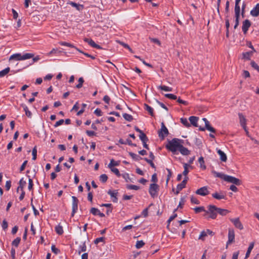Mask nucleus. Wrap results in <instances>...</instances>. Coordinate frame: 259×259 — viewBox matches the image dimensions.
<instances>
[{
  "mask_svg": "<svg viewBox=\"0 0 259 259\" xmlns=\"http://www.w3.org/2000/svg\"><path fill=\"white\" fill-rule=\"evenodd\" d=\"M179 151L183 155H188L190 154V151L187 148L184 147L182 144Z\"/></svg>",
  "mask_w": 259,
  "mask_h": 259,
  "instance_id": "obj_19",
  "label": "nucleus"
},
{
  "mask_svg": "<svg viewBox=\"0 0 259 259\" xmlns=\"http://www.w3.org/2000/svg\"><path fill=\"white\" fill-rule=\"evenodd\" d=\"M119 164L118 162L115 161L114 159H111L110 160V162L108 165L109 167H113L114 166H117Z\"/></svg>",
  "mask_w": 259,
  "mask_h": 259,
  "instance_id": "obj_57",
  "label": "nucleus"
},
{
  "mask_svg": "<svg viewBox=\"0 0 259 259\" xmlns=\"http://www.w3.org/2000/svg\"><path fill=\"white\" fill-rule=\"evenodd\" d=\"M250 14L253 17L259 15V4H257L255 7L250 11Z\"/></svg>",
  "mask_w": 259,
  "mask_h": 259,
  "instance_id": "obj_16",
  "label": "nucleus"
},
{
  "mask_svg": "<svg viewBox=\"0 0 259 259\" xmlns=\"http://www.w3.org/2000/svg\"><path fill=\"white\" fill-rule=\"evenodd\" d=\"M183 143V140L174 138L171 140L168 141L165 145L166 148L174 154H176L177 151H179L182 144Z\"/></svg>",
  "mask_w": 259,
  "mask_h": 259,
  "instance_id": "obj_1",
  "label": "nucleus"
},
{
  "mask_svg": "<svg viewBox=\"0 0 259 259\" xmlns=\"http://www.w3.org/2000/svg\"><path fill=\"white\" fill-rule=\"evenodd\" d=\"M129 155L132 157V158L134 159L135 160H136V161H139L140 160V159H142L143 158L139 156V155L133 153V152H129L128 153Z\"/></svg>",
  "mask_w": 259,
  "mask_h": 259,
  "instance_id": "obj_30",
  "label": "nucleus"
},
{
  "mask_svg": "<svg viewBox=\"0 0 259 259\" xmlns=\"http://www.w3.org/2000/svg\"><path fill=\"white\" fill-rule=\"evenodd\" d=\"M238 115L241 125L243 127L244 130H246V119L245 117L241 113H239Z\"/></svg>",
  "mask_w": 259,
  "mask_h": 259,
  "instance_id": "obj_15",
  "label": "nucleus"
},
{
  "mask_svg": "<svg viewBox=\"0 0 259 259\" xmlns=\"http://www.w3.org/2000/svg\"><path fill=\"white\" fill-rule=\"evenodd\" d=\"M21 106L23 107L25 112V114L26 115L29 117V118H31V116H32V113L31 112L28 110V108L27 107V106L24 104H21Z\"/></svg>",
  "mask_w": 259,
  "mask_h": 259,
  "instance_id": "obj_22",
  "label": "nucleus"
},
{
  "mask_svg": "<svg viewBox=\"0 0 259 259\" xmlns=\"http://www.w3.org/2000/svg\"><path fill=\"white\" fill-rule=\"evenodd\" d=\"M68 4L71 5L72 7H75L78 11L82 10L83 8V5L77 4L73 2H70Z\"/></svg>",
  "mask_w": 259,
  "mask_h": 259,
  "instance_id": "obj_24",
  "label": "nucleus"
},
{
  "mask_svg": "<svg viewBox=\"0 0 259 259\" xmlns=\"http://www.w3.org/2000/svg\"><path fill=\"white\" fill-rule=\"evenodd\" d=\"M218 207L213 205L208 206V210H206L205 214H209V218L212 219H215L217 217Z\"/></svg>",
  "mask_w": 259,
  "mask_h": 259,
  "instance_id": "obj_3",
  "label": "nucleus"
},
{
  "mask_svg": "<svg viewBox=\"0 0 259 259\" xmlns=\"http://www.w3.org/2000/svg\"><path fill=\"white\" fill-rule=\"evenodd\" d=\"M194 210L195 213H199L201 211H204L205 212L206 211V210L205 209L204 207H203V206L195 207V208H194Z\"/></svg>",
  "mask_w": 259,
  "mask_h": 259,
  "instance_id": "obj_41",
  "label": "nucleus"
},
{
  "mask_svg": "<svg viewBox=\"0 0 259 259\" xmlns=\"http://www.w3.org/2000/svg\"><path fill=\"white\" fill-rule=\"evenodd\" d=\"M108 194L109 195H110L111 197H113L114 198L113 199V201L114 202H117L118 199H117L116 196H117V195L118 194V192H117V190L112 191L111 190H109L108 191Z\"/></svg>",
  "mask_w": 259,
  "mask_h": 259,
  "instance_id": "obj_18",
  "label": "nucleus"
},
{
  "mask_svg": "<svg viewBox=\"0 0 259 259\" xmlns=\"http://www.w3.org/2000/svg\"><path fill=\"white\" fill-rule=\"evenodd\" d=\"M55 231L59 235H61L63 233V228L60 225H58L55 227Z\"/></svg>",
  "mask_w": 259,
  "mask_h": 259,
  "instance_id": "obj_39",
  "label": "nucleus"
},
{
  "mask_svg": "<svg viewBox=\"0 0 259 259\" xmlns=\"http://www.w3.org/2000/svg\"><path fill=\"white\" fill-rule=\"evenodd\" d=\"M122 177L126 182H128V181L130 180V176L128 174L124 173L122 175Z\"/></svg>",
  "mask_w": 259,
  "mask_h": 259,
  "instance_id": "obj_63",
  "label": "nucleus"
},
{
  "mask_svg": "<svg viewBox=\"0 0 259 259\" xmlns=\"http://www.w3.org/2000/svg\"><path fill=\"white\" fill-rule=\"evenodd\" d=\"M126 188L130 190H138L140 189V187L137 185H127Z\"/></svg>",
  "mask_w": 259,
  "mask_h": 259,
  "instance_id": "obj_43",
  "label": "nucleus"
},
{
  "mask_svg": "<svg viewBox=\"0 0 259 259\" xmlns=\"http://www.w3.org/2000/svg\"><path fill=\"white\" fill-rule=\"evenodd\" d=\"M72 213H71V217H73L74 214L76 212V211L78 209V200L75 196H72Z\"/></svg>",
  "mask_w": 259,
  "mask_h": 259,
  "instance_id": "obj_7",
  "label": "nucleus"
},
{
  "mask_svg": "<svg viewBox=\"0 0 259 259\" xmlns=\"http://www.w3.org/2000/svg\"><path fill=\"white\" fill-rule=\"evenodd\" d=\"M250 26H251V22L249 20L246 19L243 21L242 30L244 33V34H246V33L248 30V28L250 27Z\"/></svg>",
  "mask_w": 259,
  "mask_h": 259,
  "instance_id": "obj_11",
  "label": "nucleus"
},
{
  "mask_svg": "<svg viewBox=\"0 0 259 259\" xmlns=\"http://www.w3.org/2000/svg\"><path fill=\"white\" fill-rule=\"evenodd\" d=\"M144 244H145V243L143 242V241H142V240L137 241L136 244V247L137 248L139 249V248L142 247L144 245Z\"/></svg>",
  "mask_w": 259,
  "mask_h": 259,
  "instance_id": "obj_47",
  "label": "nucleus"
},
{
  "mask_svg": "<svg viewBox=\"0 0 259 259\" xmlns=\"http://www.w3.org/2000/svg\"><path fill=\"white\" fill-rule=\"evenodd\" d=\"M51 249L52 252H53L56 254H58L60 252L59 249L57 248L54 245H53L51 246Z\"/></svg>",
  "mask_w": 259,
  "mask_h": 259,
  "instance_id": "obj_62",
  "label": "nucleus"
},
{
  "mask_svg": "<svg viewBox=\"0 0 259 259\" xmlns=\"http://www.w3.org/2000/svg\"><path fill=\"white\" fill-rule=\"evenodd\" d=\"M166 170L168 172V174H167V179H166V185H167L168 184V182L170 178V177H171V175H172V172L170 170V169H168V168H166Z\"/></svg>",
  "mask_w": 259,
  "mask_h": 259,
  "instance_id": "obj_59",
  "label": "nucleus"
},
{
  "mask_svg": "<svg viewBox=\"0 0 259 259\" xmlns=\"http://www.w3.org/2000/svg\"><path fill=\"white\" fill-rule=\"evenodd\" d=\"M212 196L218 200L226 199V195H225L222 192L220 193L215 192L212 194Z\"/></svg>",
  "mask_w": 259,
  "mask_h": 259,
  "instance_id": "obj_14",
  "label": "nucleus"
},
{
  "mask_svg": "<svg viewBox=\"0 0 259 259\" xmlns=\"http://www.w3.org/2000/svg\"><path fill=\"white\" fill-rule=\"evenodd\" d=\"M87 249V247L85 242H83L82 244L80 245L79 246L78 249V253L80 254L81 252L85 251Z\"/></svg>",
  "mask_w": 259,
  "mask_h": 259,
  "instance_id": "obj_31",
  "label": "nucleus"
},
{
  "mask_svg": "<svg viewBox=\"0 0 259 259\" xmlns=\"http://www.w3.org/2000/svg\"><path fill=\"white\" fill-rule=\"evenodd\" d=\"M123 118L127 121H131L133 119V116L127 113L123 114Z\"/></svg>",
  "mask_w": 259,
  "mask_h": 259,
  "instance_id": "obj_40",
  "label": "nucleus"
},
{
  "mask_svg": "<svg viewBox=\"0 0 259 259\" xmlns=\"http://www.w3.org/2000/svg\"><path fill=\"white\" fill-rule=\"evenodd\" d=\"M145 109L152 116H154L153 109L152 107L145 104Z\"/></svg>",
  "mask_w": 259,
  "mask_h": 259,
  "instance_id": "obj_35",
  "label": "nucleus"
},
{
  "mask_svg": "<svg viewBox=\"0 0 259 259\" xmlns=\"http://www.w3.org/2000/svg\"><path fill=\"white\" fill-rule=\"evenodd\" d=\"M199 118L196 116H192L189 117V121L194 126L198 127L197 124V121L198 120Z\"/></svg>",
  "mask_w": 259,
  "mask_h": 259,
  "instance_id": "obj_17",
  "label": "nucleus"
},
{
  "mask_svg": "<svg viewBox=\"0 0 259 259\" xmlns=\"http://www.w3.org/2000/svg\"><path fill=\"white\" fill-rule=\"evenodd\" d=\"M181 121L186 127H189L190 126V124L188 122L186 118H181Z\"/></svg>",
  "mask_w": 259,
  "mask_h": 259,
  "instance_id": "obj_54",
  "label": "nucleus"
},
{
  "mask_svg": "<svg viewBox=\"0 0 259 259\" xmlns=\"http://www.w3.org/2000/svg\"><path fill=\"white\" fill-rule=\"evenodd\" d=\"M158 89L166 92L172 91L171 88L165 85H160L158 87Z\"/></svg>",
  "mask_w": 259,
  "mask_h": 259,
  "instance_id": "obj_34",
  "label": "nucleus"
},
{
  "mask_svg": "<svg viewBox=\"0 0 259 259\" xmlns=\"http://www.w3.org/2000/svg\"><path fill=\"white\" fill-rule=\"evenodd\" d=\"M164 96L168 99L176 100L177 99V97L176 95L171 94H165Z\"/></svg>",
  "mask_w": 259,
  "mask_h": 259,
  "instance_id": "obj_51",
  "label": "nucleus"
},
{
  "mask_svg": "<svg viewBox=\"0 0 259 259\" xmlns=\"http://www.w3.org/2000/svg\"><path fill=\"white\" fill-rule=\"evenodd\" d=\"M159 190V186L156 183L151 184L149 189V193L152 198L157 197L158 192Z\"/></svg>",
  "mask_w": 259,
  "mask_h": 259,
  "instance_id": "obj_4",
  "label": "nucleus"
},
{
  "mask_svg": "<svg viewBox=\"0 0 259 259\" xmlns=\"http://www.w3.org/2000/svg\"><path fill=\"white\" fill-rule=\"evenodd\" d=\"M253 52H247L242 54L243 59L249 60H250L251 56L252 55Z\"/></svg>",
  "mask_w": 259,
  "mask_h": 259,
  "instance_id": "obj_26",
  "label": "nucleus"
},
{
  "mask_svg": "<svg viewBox=\"0 0 259 259\" xmlns=\"http://www.w3.org/2000/svg\"><path fill=\"white\" fill-rule=\"evenodd\" d=\"M230 220L232 223H233L236 228L240 230H242L243 229V226L238 218L235 219H230Z\"/></svg>",
  "mask_w": 259,
  "mask_h": 259,
  "instance_id": "obj_12",
  "label": "nucleus"
},
{
  "mask_svg": "<svg viewBox=\"0 0 259 259\" xmlns=\"http://www.w3.org/2000/svg\"><path fill=\"white\" fill-rule=\"evenodd\" d=\"M202 120L205 123V126H200L199 127V130L201 131H204L205 130H207L212 133H215L216 132L215 130L210 126L209 122L208 121V120L206 118H202Z\"/></svg>",
  "mask_w": 259,
  "mask_h": 259,
  "instance_id": "obj_5",
  "label": "nucleus"
},
{
  "mask_svg": "<svg viewBox=\"0 0 259 259\" xmlns=\"http://www.w3.org/2000/svg\"><path fill=\"white\" fill-rule=\"evenodd\" d=\"M139 138L142 142H147L148 141V138L144 132L139 135Z\"/></svg>",
  "mask_w": 259,
  "mask_h": 259,
  "instance_id": "obj_33",
  "label": "nucleus"
},
{
  "mask_svg": "<svg viewBox=\"0 0 259 259\" xmlns=\"http://www.w3.org/2000/svg\"><path fill=\"white\" fill-rule=\"evenodd\" d=\"M191 202L193 203L199 204L200 203V201L195 197L192 196L191 198Z\"/></svg>",
  "mask_w": 259,
  "mask_h": 259,
  "instance_id": "obj_64",
  "label": "nucleus"
},
{
  "mask_svg": "<svg viewBox=\"0 0 259 259\" xmlns=\"http://www.w3.org/2000/svg\"><path fill=\"white\" fill-rule=\"evenodd\" d=\"M198 162L200 164V167L203 169H205L206 168V166L204 164V160L202 157H200L199 158Z\"/></svg>",
  "mask_w": 259,
  "mask_h": 259,
  "instance_id": "obj_38",
  "label": "nucleus"
},
{
  "mask_svg": "<svg viewBox=\"0 0 259 259\" xmlns=\"http://www.w3.org/2000/svg\"><path fill=\"white\" fill-rule=\"evenodd\" d=\"M144 160H145V161H146L148 163H149V164L150 165V166H151L152 168H154V169H155V168H156V167H155V164H154V163H153V161H152V160H153L149 159H148V158H144Z\"/></svg>",
  "mask_w": 259,
  "mask_h": 259,
  "instance_id": "obj_52",
  "label": "nucleus"
},
{
  "mask_svg": "<svg viewBox=\"0 0 259 259\" xmlns=\"http://www.w3.org/2000/svg\"><path fill=\"white\" fill-rule=\"evenodd\" d=\"M108 177L106 174H102L100 176V181L103 183H105L107 181Z\"/></svg>",
  "mask_w": 259,
  "mask_h": 259,
  "instance_id": "obj_50",
  "label": "nucleus"
},
{
  "mask_svg": "<svg viewBox=\"0 0 259 259\" xmlns=\"http://www.w3.org/2000/svg\"><path fill=\"white\" fill-rule=\"evenodd\" d=\"M87 106V104H84V103H83L82 104V108H81V110H80L77 113V115H81V114H82L84 111V108L86 107Z\"/></svg>",
  "mask_w": 259,
  "mask_h": 259,
  "instance_id": "obj_60",
  "label": "nucleus"
},
{
  "mask_svg": "<svg viewBox=\"0 0 259 259\" xmlns=\"http://www.w3.org/2000/svg\"><path fill=\"white\" fill-rule=\"evenodd\" d=\"M240 12H235V24L234 26V29H236L237 28V27L239 25V17H240Z\"/></svg>",
  "mask_w": 259,
  "mask_h": 259,
  "instance_id": "obj_28",
  "label": "nucleus"
},
{
  "mask_svg": "<svg viewBox=\"0 0 259 259\" xmlns=\"http://www.w3.org/2000/svg\"><path fill=\"white\" fill-rule=\"evenodd\" d=\"M84 41L87 43H88V44L89 45H90L91 47H93V48H96V49H102V48L98 45L96 44L95 41L94 40H93L92 39H89V38H84Z\"/></svg>",
  "mask_w": 259,
  "mask_h": 259,
  "instance_id": "obj_13",
  "label": "nucleus"
},
{
  "mask_svg": "<svg viewBox=\"0 0 259 259\" xmlns=\"http://www.w3.org/2000/svg\"><path fill=\"white\" fill-rule=\"evenodd\" d=\"M177 217V214H176V213H174L173 215H172L170 217V218H169V219L167 221V228H168V227L169 226L170 223L174 219H175Z\"/></svg>",
  "mask_w": 259,
  "mask_h": 259,
  "instance_id": "obj_49",
  "label": "nucleus"
},
{
  "mask_svg": "<svg viewBox=\"0 0 259 259\" xmlns=\"http://www.w3.org/2000/svg\"><path fill=\"white\" fill-rule=\"evenodd\" d=\"M99 211L100 210L98 209L95 207L91 208L90 210V212L94 215H98Z\"/></svg>",
  "mask_w": 259,
  "mask_h": 259,
  "instance_id": "obj_53",
  "label": "nucleus"
},
{
  "mask_svg": "<svg viewBox=\"0 0 259 259\" xmlns=\"http://www.w3.org/2000/svg\"><path fill=\"white\" fill-rule=\"evenodd\" d=\"M10 68L7 67L5 68V69L3 70L2 71H0V77H4L7 74H8L10 71Z\"/></svg>",
  "mask_w": 259,
  "mask_h": 259,
  "instance_id": "obj_36",
  "label": "nucleus"
},
{
  "mask_svg": "<svg viewBox=\"0 0 259 259\" xmlns=\"http://www.w3.org/2000/svg\"><path fill=\"white\" fill-rule=\"evenodd\" d=\"M241 0L235 1V12H240V8L239 4Z\"/></svg>",
  "mask_w": 259,
  "mask_h": 259,
  "instance_id": "obj_42",
  "label": "nucleus"
},
{
  "mask_svg": "<svg viewBox=\"0 0 259 259\" xmlns=\"http://www.w3.org/2000/svg\"><path fill=\"white\" fill-rule=\"evenodd\" d=\"M79 83L76 85V87L77 89H80L82 87V84L84 82L83 78L82 77H80L78 79Z\"/></svg>",
  "mask_w": 259,
  "mask_h": 259,
  "instance_id": "obj_55",
  "label": "nucleus"
},
{
  "mask_svg": "<svg viewBox=\"0 0 259 259\" xmlns=\"http://www.w3.org/2000/svg\"><path fill=\"white\" fill-rule=\"evenodd\" d=\"M22 55L20 54H15L11 55L9 58V60H22Z\"/></svg>",
  "mask_w": 259,
  "mask_h": 259,
  "instance_id": "obj_25",
  "label": "nucleus"
},
{
  "mask_svg": "<svg viewBox=\"0 0 259 259\" xmlns=\"http://www.w3.org/2000/svg\"><path fill=\"white\" fill-rule=\"evenodd\" d=\"M195 193L202 196H205L209 194V191L208 190L207 186H204L196 190Z\"/></svg>",
  "mask_w": 259,
  "mask_h": 259,
  "instance_id": "obj_8",
  "label": "nucleus"
},
{
  "mask_svg": "<svg viewBox=\"0 0 259 259\" xmlns=\"http://www.w3.org/2000/svg\"><path fill=\"white\" fill-rule=\"evenodd\" d=\"M111 169V170L114 172L117 177H120L121 176L120 172H119V170L116 168H115V167H109Z\"/></svg>",
  "mask_w": 259,
  "mask_h": 259,
  "instance_id": "obj_45",
  "label": "nucleus"
},
{
  "mask_svg": "<svg viewBox=\"0 0 259 259\" xmlns=\"http://www.w3.org/2000/svg\"><path fill=\"white\" fill-rule=\"evenodd\" d=\"M218 213L224 216L227 215L230 211L226 209H223L219 207H218Z\"/></svg>",
  "mask_w": 259,
  "mask_h": 259,
  "instance_id": "obj_23",
  "label": "nucleus"
},
{
  "mask_svg": "<svg viewBox=\"0 0 259 259\" xmlns=\"http://www.w3.org/2000/svg\"><path fill=\"white\" fill-rule=\"evenodd\" d=\"M34 57V54L32 53H26L24 54L23 55H22L21 60H26L28 59H30L31 58H33Z\"/></svg>",
  "mask_w": 259,
  "mask_h": 259,
  "instance_id": "obj_29",
  "label": "nucleus"
},
{
  "mask_svg": "<svg viewBox=\"0 0 259 259\" xmlns=\"http://www.w3.org/2000/svg\"><path fill=\"white\" fill-rule=\"evenodd\" d=\"M168 131L165 126L163 122L161 123V129L158 131V136L161 139L163 140L166 136L168 135Z\"/></svg>",
  "mask_w": 259,
  "mask_h": 259,
  "instance_id": "obj_6",
  "label": "nucleus"
},
{
  "mask_svg": "<svg viewBox=\"0 0 259 259\" xmlns=\"http://www.w3.org/2000/svg\"><path fill=\"white\" fill-rule=\"evenodd\" d=\"M254 243L253 242H252L249 244V247L245 254V259H247L249 256L250 252L254 247Z\"/></svg>",
  "mask_w": 259,
  "mask_h": 259,
  "instance_id": "obj_21",
  "label": "nucleus"
},
{
  "mask_svg": "<svg viewBox=\"0 0 259 259\" xmlns=\"http://www.w3.org/2000/svg\"><path fill=\"white\" fill-rule=\"evenodd\" d=\"M32 160H36V157H37V149H36V147L35 146L33 149H32Z\"/></svg>",
  "mask_w": 259,
  "mask_h": 259,
  "instance_id": "obj_44",
  "label": "nucleus"
},
{
  "mask_svg": "<svg viewBox=\"0 0 259 259\" xmlns=\"http://www.w3.org/2000/svg\"><path fill=\"white\" fill-rule=\"evenodd\" d=\"M59 44L61 46H67V47L72 48H76L75 46H74L73 45H72L70 43H69V42H65V41H60L59 42Z\"/></svg>",
  "mask_w": 259,
  "mask_h": 259,
  "instance_id": "obj_37",
  "label": "nucleus"
},
{
  "mask_svg": "<svg viewBox=\"0 0 259 259\" xmlns=\"http://www.w3.org/2000/svg\"><path fill=\"white\" fill-rule=\"evenodd\" d=\"M118 43H119V44H120L121 46H122L123 47H124L125 48H126V49H128V50H129L130 52H132V49L130 47V46H129L127 44H125V43H124V42H123L120 41H118Z\"/></svg>",
  "mask_w": 259,
  "mask_h": 259,
  "instance_id": "obj_58",
  "label": "nucleus"
},
{
  "mask_svg": "<svg viewBox=\"0 0 259 259\" xmlns=\"http://www.w3.org/2000/svg\"><path fill=\"white\" fill-rule=\"evenodd\" d=\"M250 65L251 67L259 71V66L254 61H252L250 63Z\"/></svg>",
  "mask_w": 259,
  "mask_h": 259,
  "instance_id": "obj_61",
  "label": "nucleus"
},
{
  "mask_svg": "<svg viewBox=\"0 0 259 259\" xmlns=\"http://www.w3.org/2000/svg\"><path fill=\"white\" fill-rule=\"evenodd\" d=\"M212 172L215 175L216 177L223 179L225 181L232 183L234 185H236L237 186H239L241 184V181L238 178L215 171H213Z\"/></svg>",
  "mask_w": 259,
  "mask_h": 259,
  "instance_id": "obj_2",
  "label": "nucleus"
},
{
  "mask_svg": "<svg viewBox=\"0 0 259 259\" xmlns=\"http://www.w3.org/2000/svg\"><path fill=\"white\" fill-rule=\"evenodd\" d=\"M217 152L220 156V159L223 162H226L227 160L226 154L220 149L218 150Z\"/></svg>",
  "mask_w": 259,
  "mask_h": 259,
  "instance_id": "obj_20",
  "label": "nucleus"
},
{
  "mask_svg": "<svg viewBox=\"0 0 259 259\" xmlns=\"http://www.w3.org/2000/svg\"><path fill=\"white\" fill-rule=\"evenodd\" d=\"M235 240V232L233 229L229 228L228 230V240L227 242V245L231 244L234 242Z\"/></svg>",
  "mask_w": 259,
  "mask_h": 259,
  "instance_id": "obj_9",
  "label": "nucleus"
},
{
  "mask_svg": "<svg viewBox=\"0 0 259 259\" xmlns=\"http://www.w3.org/2000/svg\"><path fill=\"white\" fill-rule=\"evenodd\" d=\"M188 177H185L183 181L179 184L177 185V191L176 192V194H178L179 193L180 191H181L183 188L186 187V183L188 181Z\"/></svg>",
  "mask_w": 259,
  "mask_h": 259,
  "instance_id": "obj_10",
  "label": "nucleus"
},
{
  "mask_svg": "<svg viewBox=\"0 0 259 259\" xmlns=\"http://www.w3.org/2000/svg\"><path fill=\"white\" fill-rule=\"evenodd\" d=\"M26 182L25 181H24L23 178H22L19 183V187L17 188V191L18 192L19 188L21 189V190H23V188L25 186Z\"/></svg>",
  "mask_w": 259,
  "mask_h": 259,
  "instance_id": "obj_27",
  "label": "nucleus"
},
{
  "mask_svg": "<svg viewBox=\"0 0 259 259\" xmlns=\"http://www.w3.org/2000/svg\"><path fill=\"white\" fill-rule=\"evenodd\" d=\"M191 167V166L189 164H188L187 163H184V171L183 172V175L185 177H187V174L189 172V170H188V167Z\"/></svg>",
  "mask_w": 259,
  "mask_h": 259,
  "instance_id": "obj_32",
  "label": "nucleus"
},
{
  "mask_svg": "<svg viewBox=\"0 0 259 259\" xmlns=\"http://www.w3.org/2000/svg\"><path fill=\"white\" fill-rule=\"evenodd\" d=\"M21 240V238L20 237H17L15 239H14L12 242V245L17 247L20 243Z\"/></svg>",
  "mask_w": 259,
  "mask_h": 259,
  "instance_id": "obj_46",
  "label": "nucleus"
},
{
  "mask_svg": "<svg viewBox=\"0 0 259 259\" xmlns=\"http://www.w3.org/2000/svg\"><path fill=\"white\" fill-rule=\"evenodd\" d=\"M27 177L29 178L28 188L29 190L30 191L33 188V181L30 178L29 176H28Z\"/></svg>",
  "mask_w": 259,
  "mask_h": 259,
  "instance_id": "obj_56",
  "label": "nucleus"
},
{
  "mask_svg": "<svg viewBox=\"0 0 259 259\" xmlns=\"http://www.w3.org/2000/svg\"><path fill=\"white\" fill-rule=\"evenodd\" d=\"M207 236V232L205 231H203L201 232L198 239L199 240H204V238Z\"/></svg>",
  "mask_w": 259,
  "mask_h": 259,
  "instance_id": "obj_48",
  "label": "nucleus"
}]
</instances>
